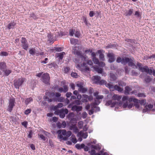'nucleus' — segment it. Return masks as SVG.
<instances>
[{
	"mask_svg": "<svg viewBox=\"0 0 155 155\" xmlns=\"http://www.w3.org/2000/svg\"><path fill=\"white\" fill-rule=\"evenodd\" d=\"M128 96H124L122 98V101H126V102H127V101H128Z\"/></svg>",
	"mask_w": 155,
	"mask_h": 155,
	"instance_id": "nucleus-56",
	"label": "nucleus"
},
{
	"mask_svg": "<svg viewBox=\"0 0 155 155\" xmlns=\"http://www.w3.org/2000/svg\"><path fill=\"white\" fill-rule=\"evenodd\" d=\"M137 65L139 67V70H140L142 68V64L139 62H137Z\"/></svg>",
	"mask_w": 155,
	"mask_h": 155,
	"instance_id": "nucleus-58",
	"label": "nucleus"
},
{
	"mask_svg": "<svg viewBox=\"0 0 155 155\" xmlns=\"http://www.w3.org/2000/svg\"><path fill=\"white\" fill-rule=\"evenodd\" d=\"M106 86L107 87L112 90H114L118 91V92H122L123 91V88L120 87L117 85H115L114 86L108 83L107 84Z\"/></svg>",
	"mask_w": 155,
	"mask_h": 155,
	"instance_id": "nucleus-6",
	"label": "nucleus"
},
{
	"mask_svg": "<svg viewBox=\"0 0 155 155\" xmlns=\"http://www.w3.org/2000/svg\"><path fill=\"white\" fill-rule=\"evenodd\" d=\"M134 106H135V107L137 109H138L140 108V105L139 104V100H138V101L137 102H135Z\"/></svg>",
	"mask_w": 155,
	"mask_h": 155,
	"instance_id": "nucleus-51",
	"label": "nucleus"
},
{
	"mask_svg": "<svg viewBox=\"0 0 155 155\" xmlns=\"http://www.w3.org/2000/svg\"><path fill=\"white\" fill-rule=\"evenodd\" d=\"M118 84L119 86L122 87L125 86L126 85V84L124 82L122 81H119L118 82Z\"/></svg>",
	"mask_w": 155,
	"mask_h": 155,
	"instance_id": "nucleus-41",
	"label": "nucleus"
},
{
	"mask_svg": "<svg viewBox=\"0 0 155 155\" xmlns=\"http://www.w3.org/2000/svg\"><path fill=\"white\" fill-rule=\"evenodd\" d=\"M133 11V9L131 8L127 11L125 13V15L126 16H130L132 14Z\"/></svg>",
	"mask_w": 155,
	"mask_h": 155,
	"instance_id": "nucleus-35",
	"label": "nucleus"
},
{
	"mask_svg": "<svg viewBox=\"0 0 155 155\" xmlns=\"http://www.w3.org/2000/svg\"><path fill=\"white\" fill-rule=\"evenodd\" d=\"M124 62H123L124 65H126L127 63L129 66L132 67L135 66L136 68H137V66L135 65L134 63V60L133 58L125 57L124 59Z\"/></svg>",
	"mask_w": 155,
	"mask_h": 155,
	"instance_id": "nucleus-5",
	"label": "nucleus"
},
{
	"mask_svg": "<svg viewBox=\"0 0 155 155\" xmlns=\"http://www.w3.org/2000/svg\"><path fill=\"white\" fill-rule=\"evenodd\" d=\"M106 83V81L105 80H99V82L97 84L102 85H103V84H104Z\"/></svg>",
	"mask_w": 155,
	"mask_h": 155,
	"instance_id": "nucleus-47",
	"label": "nucleus"
},
{
	"mask_svg": "<svg viewBox=\"0 0 155 155\" xmlns=\"http://www.w3.org/2000/svg\"><path fill=\"white\" fill-rule=\"evenodd\" d=\"M75 147L78 149L80 150L84 148L85 145L83 143H82L81 144L77 143L75 145Z\"/></svg>",
	"mask_w": 155,
	"mask_h": 155,
	"instance_id": "nucleus-32",
	"label": "nucleus"
},
{
	"mask_svg": "<svg viewBox=\"0 0 155 155\" xmlns=\"http://www.w3.org/2000/svg\"><path fill=\"white\" fill-rule=\"evenodd\" d=\"M86 66H87V67H88L87 66V64L91 66L93 64V63L92 61L91 60H89L87 61V63H86Z\"/></svg>",
	"mask_w": 155,
	"mask_h": 155,
	"instance_id": "nucleus-59",
	"label": "nucleus"
},
{
	"mask_svg": "<svg viewBox=\"0 0 155 155\" xmlns=\"http://www.w3.org/2000/svg\"><path fill=\"white\" fill-rule=\"evenodd\" d=\"M74 36L75 37H77V38H79V37L80 35V33L79 31H77V30H76L75 31V33H74Z\"/></svg>",
	"mask_w": 155,
	"mask_h": 155,
	"instance_id": "nucleus-44",
	"label": "nucleus"
},
{
	"mask_svg": "<svg viewBox=\"0 0 155 155\" xmlns=\"http://www.w3.org/2000/svg\"><path fill=\"white\" fill-rule=\"evenodd\" d=\"M29 52L30 54L32 56L36 55V56H38L39 55V53H36L35 49L33 48L30 49L29 51Z\"/></svg>",
	"mask_w": 155,
	"mask_h": 155,
	"instance_id": "nucleus-21",
	"label": "nucleus"
},
{
	"mask_svg": "<svg viewBox=\"0 0 155 155\" xmlns=\"http://www.w3.org/2000/svg\"><path fill=\"white\" fill-rule=\"evenodd\" d=\"M21 42V45L22 48L25 50H27L28 47V45L26 38L22 37Z\"/></svg>",
	"mask_w": 155,
	"mask_h": 155,
	"instance_id": "nucleus-9",
	"label": "nucleus"
},
{
	"mask_svg": "<svg viewBox=\"0 0 155 155\" xmlns=\"http://www.w3.org/2000/svg\"><path fill=\"white\" fill-rule=\"evenodd\" d=\"M94 68L98 73L102 74L103 69L101 68H99L98 66H96Z\"/></svg>",
	"mask_w": 155,
	"mask_h": 155,
	"instance_id": "nucleus-31",
	"label": "nucleus"
},
{
	"mask_svg": "<svg viewBox=\"0 0 155 155\" xmlns=\"http://www.w3.org/2000/svg\"><path fill=\"white\" fill-rule=\"evenodd\" d=\"M100 103V102L99 101H95V102L94 103L91 104V105L92 106L93 108L94 107V108H96V110L95 111V112H97L100 111V107H98L95 106L96 105L99 104Z\"/></svg>",
	"mask_w": 155,
	"mask_h": 155,
	"instance_id": "nucleus-13",
	"label": "nucleus"
},
{
	"mask_svg": "<svg viewBox=\"0 0 155 155\" xmlns=\"http://www.w3.org/2000/svg\"><path fill=\"white\" fill-rule=\"evenodd\" d=\"M68 90V87L67 85H65L63 86V87H60L58 89V91L60 93L63 92L66 93Z\"/></svg>",
	"mask_w": 155,
	"mask_h": 155,
	"instance_id": "nucleus-12",
	"label": "nucleus"
},
{
	"mask_svg": "<svg viewBox=\"0 0 155 155\" xmlns=\"http://www.w3.org/2000/svg\"><path fill=\"white\" fill-rule=\"evenodd\" d=\"M148 67L147 66L145 65L143 67L140 71L142 72H145L147 73V71H148Z\"/></svg>",
	"mask_w": 155,
	"mask_h": 155,
	"instance_id": "nucleus-39",
	"label": "nucleus"
},
{
	"mask_svg": "<svg viewBox=\"0 0 155 155\" xmlns=\"http://www.w3.org/2000/svg\"><path fill=\"white\" fill-rule=\"evenodd\" d=\"M134 15L137 18L141 16V15L140 12L137 11L135 12Z\"/></svg>",
	"mask_w": 155,
	"mask_h": 155,
	"instance_id": "nucleus-55",
	"label": "nucleus"
},
{
	"mask_svg": "<svg viewBox=\"0 0 155 155\" xmlns=\"http://www.w3.org/2000/svg\"><path fill=\"white\" fill-rule=\"evenodd\" d=\"M55 112L56 114L59 115L60 118H63L65 117V114H67L68 113V109L66 108L56 110Z\"/></svg>",
	"mask_w": 155,
	"mask_h": 155,
	"instance_id": "nucleus-4",
	"label": "nucleus"
},
{
	"mask_svg": "<svg viewBox=\"0 0 155 155\" xmlns=\"http://www.w3.org/2000/svg\"><path fill=\"white\" fill-rule=\"evenodd\" d=\"M77 86L79 87L78 91L82 93H84L87 91L86 88L83 87L84 84L83 83L80 82L76 84Z\"/></svg>",
	"mask_w": 155,
	"mask_h": 155,
	"instance_id": "nucleus-10",
	"label": "nucleus"
},
{
	"mask_svg": "<svg viewBox=\"0 0 155 155\" xmlns=\"http://www.w3.org/2000/svg\"><path fill=\"white\" fill-rule=\"evenodd\" d=\"M101 79V77L98 76H94L92 78L93 81L94 83L97 84Z\"/></svg>",
	"mask_w": 155,
	"mask_h": 155,
	"instance_id": "nucleus-19",
	"label": "nucleus"
},
{
	"mask_svg": "<svg viewBox=\"0 0 155 155\" xmlns=\"http://www.w3.org/2000/svg\"><path fill=\"white\" fill-rule=\"evenodd\" d=\"M86 65V63L84 62L82 64H77L76 65V67L82 71L88 72L90 71V68L87 67Z\"/></svg>",
	"mask_w": 155,
	"mask_h": 155,
	"instance_id": "nucleus-3",
	"label": "nucleus"
},
{
	"mask_svg": "<svg viewBox=\"0 0 155 155\" xmlns=\"http://www.w3.org/2000/svg\"><path fill=\"white\" fill-rule=\"evenodd\" d=\"M6 63L4 62H0V70L2 71L6 68Z\"/></svg>",
	"mask_w": 155,
	"mask_h": 155,
	"instance_id": "nucleus-26",
	"label": "nucleus"
},
{
	"mask_svg": "<svg viewBox=\"0 0 155 155\" xmlns=\"http://www.w3.org/2000/svg\"><path fill=\"white\" fill-rule=\"evenodd\" d=\"M50 79L49 74L48 73H45L42 76L41 81L46 84H49Z\"/></svg>",
	"mask_w": 155,
	"mask_h": 155,
	"instance_id": "nucleus-7",
	"label": "nucleus"
},
{
	"mask_svg": "<svg viewBox=\"0 0 155 155\" xmlns=\"http://www.w3.org/2000/svg\"><path fill=\"white\" fill-rule=\"evenodd\" d=\"M74 54L76 55L79 57L82 60H85L86 59V57L83 56L82 54L78 50H75L74 52Z\"/></svg>",
	"mask_w": 155,
	"mask_h": 155,
	"instance_id": "nucleus-11",
	"label": "nucleus"
},
{
	"mask_svg": "<svg viewBox=\"0 0 155 155\" xmlns=\"http://www.w3.org/2000/svg\"><path fill=\"white\" fill-rule=\"evenodd\" d=\"M71 140L72 141V142L74 144L76 143L77 142V140L75 137H72L71 139Z\"/></svg>",
	"mask_w": 155,
	"mask_h": 155,
	"instance_id": "nucleus-60",
	"label": "nucleus"
},
{
	"mask_svg": "<svg viewBox=\"0 0 155 155\" xmlns=\"http://www.w3.org/2000/svg\"><path fill=\"white\" fill-rule=\"evenodd\" d=\"M70 129L71 130H73V132L76 134L78 132V129L75 125H73L71 126L70 127Z\"/></svg>",
	"mask_w": 155,
	"mask_h": 155,
	"instance_id": "nucleus-18",
	"label": "nucleus"
},
{
	"mask_svg": "<svg viewBox=\"0 0 155 155\" xmlns=\"http://www.w3.org/2000/svg\"><path fill=\"white\" fill-rule=\"evenodd\" d=\"M75 30H74L71 29H70L69 31V35L70 36H73L74 35V34Z\"/></svg>",
	"mask_w": 155,
	"mask_h": 155,
	"instance_id": "nucleus-46",
	"label": "nucleus"
},
{
	"mask_svg": "<svg viewBox=\"0 0 155 155\" xmlns=\"http://www.w3.org/2000/svg\"><path fill=\"white\" fill-rule=\"evenodd\" d=\"M25 80V78H24L15 79L14 81L15 87L16 89H19V87L22 84Z\"/></svg>",
	"mask_w": 155,
	"mask_h": 155,
	"instance_id": "nucleus-2",
	"label": "nucleus"
},
{
	"mask_svg": "<svg viewBox=\"0 0 155 155\" xmlns=\"http://www.w3.org/2000/svg\"><path fill=\"white\" fill-rule=\"evenodd\" d=\"M110 80L112 81H115L117 79V77L116 75L113 73H110Z\"/></svg>",
	"mask_w": 155,
	"mask_h": 155,
	"instance_id": "nucleus-24",
	"label": "nucleus"
},
{
	"mask_svg": "<svg viewBox=\"0 0 155 155\" xmlns=\"http://www.w3.org/2000/svg\"><path fill=\"white\" fill-rule=\"evenodd\" d=\"M87 113L86 112H84L82 114V117L84 119L85 118L87 117Z\"/></svg>",
	"mask_w": 155,
	"mask_h": 155,
	"instance_id": "nucleus-64",
	"label": "nucleus"
},
{
	"mask_svg": "<svg viewBox=\"0 0 155 155\" xmlns=\"http://www.w3.org/2000/svg\"><path fill=\"white\" fill-rule=\"evenodd\" d=\"M137 96L139 97H146L145 94L144 93H139L137 94Z\"/></svg>",
	"mask_w": 155,
	"mask_h": 155,
	"instance_id": "nucleus-49",
	"label": "nucleus"
},
{
	"mask_svg": "<svg viewBox=\"0 0 155 155\" xmlns=\"http://www.w3.org/2000/svg\"><path fill=\"white\" fill-rule=\"evenodd\" d=\"M122 98L121 96L117 94H114L112 97V99L114 100L119 101Z\"/></svg>",
	"mask_w": 155,
	"mask_h": 155,
	"instance_id": "nucleus-30",
	"label": "nucleus"
},
{
	"mask_svg": "<svg viewBox=\"0 0 155 155\" xmlns=\"http://www.w3.org/2000/svg\"><path fill=\"white\" fill-rule=\"evenodd\" d=\"M30 18H32L34 19H36L38 18L37 17L34 13L30 14Z\"/></svg>",
	"mask_w": 155,
	"mask_h": 155,
	"instance_id": "nucleus-48",
	"label": "nucleus"
},
{
	"mask_svg": "<svg viewBox=\"0 0 155 155\" xmlns=\"http://www.w3.org/2000/svg\"><path fill=\"white\" fill-rule=\"evenodd\" d=\"M8 54V53L7 52L2 51L0 53V55L2 56H6Z\"/></svg>",
	"mask_w": 155,
	"mask_h": 155,
	"instance_id": "nucleus-53",
	"label": "nucleus"
},
{
	"mask_svg": "<svg viewBox=\"0 0 155 155\" xmlns=\"http://www.w3.org/2000/svg\"><path fill=\"white\" fill-rule=\"evenodd\" d=\"M99 66L101 67H104L105 66V64L103 62H99L97 64Z\"/></svg>",
	"mask_w": 155,
	"mask_h": 155,
	"instance_id": "nucleus-57",
	"label": "nucleus"
},
{
	"mask_svg": "<svg viewBox=\"0 0 155 155\" xmlns=\"http://www.w3.org/2000/svg\"><path fill=\"white\" fill-rule=\"evenodd\" d=\"M152 79L149 76H146L145 77L144 81L147 83H148L150 82L151 80Z\"/></svg>",
	"mask_w": 155,
	"mask_h": 155,
	"instance_id": "nucleus-38",
	"label": "nucleus"
},
{
	"mask_svg": "<svg viewBox=\"0 0 155 155\" xmlns=\"http://www.w3.org/2000/svg\"><path fill=\"white\" fill-rule=\"evenodd\" d=\"M65 54V52H63L59 53L57 54V57L59 58V59L61 60L63 59L64 55Z\"/></svg>",
	"mask_w": 155,
	"mask_h": 155,
	"instance_id": "nucleus-34",
	"label": "nucleus"
},
{
	"mask_svg": "<svg viewBox=\"0 0 155 155\" xmlns=\"http://www.w3.org/2000/svg\"><path fill=\"white\" fill-rule=\"evenodd\" d=\"M153 68H150V69L148 68V70L147 71V73L149 74L150 75H151L153 72Z\"/></svg>",
	"mask_w": 155,
	"mask_h": 155,
	"instance_id": "nucleus-50",
	"label": "nucleus"
},
{
	"mask_svg": "<svg viewBox=\"0 0 155 155\" xmlns=\"http://www.w3.org/2000/svg\"><path fill=\"white\" fill-rule=\"evenodd\" d=\"M78 135V136L82 137L84 139L86 138L88 136L87 133V132L84 133L83 131H81L79 132Z\"/></svg>",
	"mask_w": 155,
	"mask_h": 155,
	"instance_id": "nucleus-17",
	"label": "nucleus"
},
{
	"mask_svg": "<svg viewBox=\"0 0 155 155\" xmlns=\"http://www.w3.org/2000/svg\"><path fill=\"white\" fill-rule=\"evenodd\" d=\"M139 103H140L141 105H145L146 103V100L145 99H142L141 100H139Z\"/></svg>",
	"mask_w": 155,
	"mask_h": 155,
	"instance_id": "nucleus-45",
	"label": "nucleus"
},
{
	"mask_svg": "<svg viewBox=\"0 0 155 155\" xmlns=\"http://www.w3.org/2000/svg\"><path fill=\"white\" fill-rule=\"evenodd\" d=\"M46 95H48L50 98H52L55 96V93L54 92H48L46 93Z\"/></svg>",
	"mask_w": 155,
	"mask_h": 155,
	"instance_id": "nucleus-36",
	"label": "nucleus"
},
{
	"mask_svg": "<svg viewBox=\"0 0 155 155\" xmlns=\"http://www.w3.org/2000/svg\"><path fill=\"white\" fill-rule=\"evenodd\" d=\"M39 138L43 140L44 141H45L46 140V137L43 135L40 134L39 135Z\"/></svg>",
	"mask_w": 155,
	"mask_h": 155,
	"instance_id": "nucleus-61",
	"label": "nucleus"
},
{
	"mask_svg": "<svg viewBox=\"0 0 155 155\" xmlns=\"http://www.w3.org/2000/svg\"><path fill=\"white\" fill-rule=\"evenodd\" d=\"M15 99L14 98H10L9 101V105L8 106V110L11 112L13 107L15 106Z\"/></svg>",
	"mask_w": 155,
	"mask_h": 155,
	"instance_id": "nucleus-8",
	"label": "nucleus"
},
{
	"mask_svg": "<svg viewBox=\"0 0 155 155\" xmlns=\"http://www.w3.org/2000/svg\"><path fill=\"white\" fill-rule=\"evenodd\" d=\"M91 148L95 149L97 150H101V144H98L96 145H92L91 146Z\"/></svg>",
	"mask_w": 155,
	"mask_h": 155,
	"instance_id": "nucleus-22",
	"label": "nucleus"
},
{
	"mask_svg": "<svg viewBox=\"0 0 155 155\" xmlns=\"http://www.w3.org/2000/svg\"><path fill=\"white\" fill-rule=\"evenodd\" d=\"M33 98L31 97L26 98L25 101V104L26 105H27L31 102H32L33 101Z\"/></svg>",
	"mask_w": 155,
	"mask_h": 155,
	"instance_id": "nucleus-29",
	"label": "nucleus"
},
{
	"mask_svg": "<svg viewBox=\"0 0 155 155\" xmlns=\"http://www.w3.org/2000/svg\"><path fill=\"white\" fill-rule=\"evenodd\" d=\"M128 101L129 102L133 101L134 103L137 102L138 101V100L137 99L133 98V97H130L129 98H128Z\"/></svg>",
	"mask_w": 155,
	"mask_h": 155,
	"instance_id": "nucleus-40",
	"label": "nucleus"
},
{
	"mask_svg": "<svg viewBox=\"0 0 155 155\" xmlns=\"http://www.w3.org/2000/svg\"><path fill=\"white\" fill-rule=\"evenodd\" d=\"M16 23L14 21H11L10 23H9L7 27V28L9 29H10L11 28H14L15 26L16 25Z\"/></svg>",
	"mask_w": 155,
	"mask_h": 155,
	"instance_id": "nucleus-23",
	"label": "nucleus"
},
{
	"mask_svg": "<svg viewBox=\"0 0 155 155\" xmlns=\"http://www.w3.org/2000/svg\"><path fill=\"white\" fill-rule=\"evenodd\" d=\"M33 134V132L31 130L29 131L28 134V137L29 138H31L32 137Z\"/></svg>",
	"mask_w": 155,
	"mask_h": 155,
	"instance_id": "nucleus-63",
	"label": "nucleus"
},
{
	"mask_svg": "<svg viewBox=\"0 0 155 155\" xmlns=\"http://www.w3.org/2000/svg\"><path fill=\"white\" fill-rule=\"evenodd\" d=\"M107 56L109 58L108 62L109 63H111L114 61L115 58L113 54L109 53L107 54Z\"/></svg>",
	"mask_w": 155,
	"mask_h": 155,
	"instance_id": "nucleus-14",
	"label": "nucleus"
},
{
	"mask_svg": "<svg viewBox=\"0 0 155 155\" xmlns=\"http://www.w3.org/2000/svg\"><path fill=\"white\" fill-rule=\"evenodd\" d=\"M92 61L95 64H97L99 62V61L98 59L96 58H92Z\"/></svg>",
	"mask_w": 155,
	"mask_h": 155,
	"instance_id": "nucleus-43",
	"label": "nucleus"
},
{
	"mask_svg": "<svg viewBox=\"0 0 155 155\" xmlns=\"http://www.w3.org/2000/svg\"><path fill=\"white\" fill-rule=\"evenodd\" d=\"M134 105L133 104L130 103L128 104L127 102L124 103L123 105V107L124 108H125L127 107L128 108L130 109Z\"/></svg>",
	"mask_w": 155,
	"mask_h": 155,
	"instance_id": "nucleus-20",
	"label": "nucleus"
},
{
	"mask_svg": "<svg viewBox=\"0 0 155 155\" xmlns=\"http://www.w3.org/2000/svg\"><path fill=\"white\" fill-rule=\"evenodd\" d=\"M31 110L30 108L27 109L24 112L25 114V115H28L31 113Z\"/></svg>",
	"mask_w": 155,
	"mask_h": 155,
	"instance_id": "nucleus-52",
	"label": "nucleus"
},
{
	"mask_svg": "<svg viewBox=\"0 0 155 155\" xmlns=\"http://www.w3.org/2000/svg\"><path fill=\"white\" fill-rule=\"evenodd\" d=\"M132 90L131 88L128 86L125 87L124 93L126 94H129L130 92Z\"/></svg>",
	"mask_w": 155,
	"mask_h": 155,
	"instance_id": "nucleus-27",
	"label": "nucleus"
},
{
	"mask_svg": "<svg viewBox=\"0 0 155 155\" xmlns=\"http://www.w3.org/2000/svg\"><path fill=\"white\" fill-rule=\"evenodd\" d=\"M83 98H84L87 99H88L89 100H91L92 99V98L91 97H89L86 94H84L83 95Z\"/></svg>",
	"mask_w": 155,
	"mask_h": 155,
	"instance_id": "nucleus-42",
	"label": "nucleus"
},
{
	"mask_svg": "<svg viewBox=\"0 0 155 155\" xmlns=\"http://www.w3.org/2000/svg\"><path fill=\"white\" fill-rule=\"evenodd\" d=\"M58 120V118L55 117H53L52 119H50V121L51 122L53 121L54 122H56Z\"/></svg>",
	"mask_w": 155,
	"mask_h": 155,
	"instance_id": "nucleus-54",
	"label": "nucleus"
},
{
	"mask_svg": "<svg viewBox=\"0 0 155 155\" xmlns=\"http://www.w3.org/2000/svg\"><path fill=\"white\" fill-rule=\"evenodd\" d=\"M3 71L4 72V74L5 76H8L12 73V71L11 70L6 68Z\"/></svg>",
	"mask_w": 155,
	"mask_h": 155,
	"instance_id": "nucleus-33",
	"label": "nucleus"
},
{
	"mask_svg": "<svg viewBox=\"0 0 155 155\" xmlns=\"http://www.w3.org/2000/svg\"><path fill=\"white\" fill-rule=\"evenodd\" d=\"M82 109V107L81 106L74 105L72 107V110L73 111L78 112L81 111Z\"/></svg>",
	"mask_w": 155,
	"mask_h": 155,
	"instance_id": "nucleus-16",
	"label": "nucleus"
},
{
	"mask_svg": "<svg viewBox=\"0 0 155 155\" xmlns=\"http://www.w3.org/2000/svg\"><path fill=\"white\" fill-rule=\"evenodd\" d=\"M57 133L58 134V138L60 139V141L68 140V137L72 134L70 131H67L65 130H58L57 131Z\"/></svg>",
	"mask_w": 155,
	"mask_h": 155,
	"instance_id": "nucleus-1",
	"label": "nucleus"
},
{
	"mask_svg": "<svg viewBox=\"0 0 155 155\" xmlns=\"http://www.w3.org/2000/svg\"><path fill=\"white\" fill-rule=\"evenodd\" d=\"M70 43L72 45H76L78 44V40L77 39L72 38L70 40Z\"/></svg>",
	"mask_w": 155,
	"mask_h": 155,
	"instance_id": "nucleus-28",
	"label": "nucleus"
},
{
	"mask_svg": "<svg viewBox=\"0 0 155 155\" xmlns=\"http://www.w3.org/2000/svg\"><path fill=\"white\" fill-rule=\"evenodd\" d=\"M53 36L51 34H48V41L50 44L53 43L54 41V40L53 39Z\"/></svg>",
	"mask_w": 155,
	"mask_h": 155,
	"instance_id": "nucleus-25",
	"label": "nucleus"
},
{
	"mask_svg": "<svg viewBox=\"0 0 155 155\" xmlns=\"http://www.w3.org/2000/svg\"><path fill=\"white\" fill-rule=\"evenodd\" d=\"M117 104V103L116 101L113 102L112 100H109L107 102L106 105L107 106L110 105L111 107H113Z\"/></svg>",
	"mask_w": 155,
	"mask_h": 155,
	"instance_id": "nucleus-15",
	"label": "nucleus"
},
{
	"mask_svg": "<svg viewBox=\"0 0 155 155\" xmlns=\"http://www.w3.org/2000/svg\"><path fill=\"white\" fill-rule=\"evenodd\" d=\"M104 55L103 54H102L99 55V58L100 60L103 61H104Z\"/></svg>",
	"mask_w": 155,
	"mask_h": 155,
	"instance_id": "nucleus-62",
	"label": "nucleus"
},
{
	"mask_svg": "<svg viewBox=\"0 0 155 155\" xmlns=\"http://www.w3.org/2000/svg\"><path fill=\"white\" fill-rule=\"evenodd\" d=\"M125 59V58H123L122 59L120 57H117V59L116 60V61L118 63H119L121 62L122 64L124 65V64L123 63V62H124V59Z\"/></svg>",
	"mask_w": 155,
	"mask_h": 155,
	"instance_id": "nucleus-37",
	"label": "nucleus"
}]
</instances>
